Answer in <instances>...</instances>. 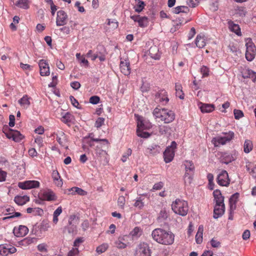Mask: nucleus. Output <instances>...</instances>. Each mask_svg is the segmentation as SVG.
Masks as SVG:
<instances>
[{
	"label": "nucleus",
	"instance_id": "e433bc0d",
	"mask_svg": "<svg viewBox=\"0 0 256 256\" xmlns=\"http://www.w3.org/2000/svg\"><path fill=\"white\" fill-rule=\"evenodd\" d=\"M247 170L249 172L250 174L254 178L256 177V167L254 164L250 162L247 163L246 165Z\"/></svg>",
	"mask_w": 256,
	"mask_h": 256
},
{
	"label": "nucleus",
	"instance_id": "3c124183",
	"mask_svg": "<svg viewBox=\"0 0 256 256\" xmlns=\"http://www.w3.org/2000/svg\"><path fill=\"white\" fill-rule=\"evenodd\" d=\"M239 196V194L236 192L233 194L229 199V202L230 206V207L232 206L233 204H235L236 202L238 199Z\"/></svg>",
	"mask_w": 256,
	"mask_h": 256
},
{
	"label": "nucleus",
	"instance_id": "052dcab7",
	"mask_svg": "<svg viewBox=\"0 0 256 256\" xmlns=\"http://www.w3.org/2000/svg\"><path fill=\"white\" fill-rule=\"evenodd\" d=\"M100 100V98L96 96H92L90 98V102L94 104H98Z\"/></svg>",
	"mask_w": 256,
	"mask_h": 256
},
{
	"label": "nucleus",
	"instance_id": "a878e982",
	"mask_svg": "<svg viewBox=\"0 0 256 256\" xmlns=\"http://www.w3.org/2000/svg\"><path fill=\"white\" fill-rule=\"evenodd\" d=\"M213 195L216 204H224V197L222 196V193L220 190H214L213 192Z\"/></svg>",
	"mask_w": 256,
	"mask_h": 256
},
{
	"label": "nucleus",
	"instance_id": "37998d69",
	"mask_svg": "<svg viewBox=\"0 0 256 256\" xmlns=\"http://www.w3.org/2000/svg\"><path fill=\"white\" fill-rule=\"evenodd\" d=\"M72 114L68 112H66L64 116H62L61 120L64 123L70 126L72 121Z\"/></svg>",
	"mask_w": 256,
	"mask_h": 256
},
{
	"label": "nucleus",
	"instance_id": "603ef678",
	"mask_svg": "<svg viewBox=\"0 0 256 256\" xmlns=\"http://www.w3.org/2000/svg\"><path fill=\"white\" fill-rule=\"evenodd\" d=\"M222 134H224V136L226 138V140L228 142H230L234 137V132L232 131H229L228 132H222Z\"/></svg>",
	"mask_w": 256,
	"mask_h": 256
},
{
	"label": "nucleus",
	"instance_id": "c9c22d12",
	"mask_svg": "<svg viewBox=\"0 0 256 256\" xmlns=\"http://www.w3.org/2000/svg\"><path fill=\"white\" fill-rule=\"evenodd\" d=\"M189 11V9L186 6H178L172 9V12L175 14H178L180 12L187 14Z\"/></svg>",
	"mask_w": 256,
	"mask_h": 256
},
{
	"label": "nucleus",
	"instance_id": "bf43d9fd",
	"mask_svg": "<svg viewBox=\"0 0 256 256\" xmlns=\"http://www.w3.org/2000/svg\"><path fill=\"white\" fill-rule=\"evenodd\" d=\"M188 4L191 8H195L200 3V0H188Z\"/></svg>",
	"mask_w": 256,
	"mask_h": 256
},
{
	"label": "nucleus",
	"instance_id": "2eb2a0df",
	"mask_svg": "<svg viewBox=\"0 0 256 256\" xmlns=\"http://www.w3.org/2000/svg\"><path fill=\"white\" fill-rule=\"evenodd\" d=\"M40 198L43 200L54 201L56 200V196L52 190H48L42 192Z\"/></svg>",
	"mask_w": 256,
	"mask_h": 256
},
{
	"label": "nucleus",
	"instance_id": "f3484780",
	"mask_svg": "<svg viewBox=\"0 0 256 256\" xmlns=\"http://www.w3.org/2000/svg\"><path fill=\"white\" fill-rule=\"evenodd\" d=\"M224 204H216L214 210V218L216 219L222 216L224 214Z\"/></svg>",
	"mask_w": 256,
	"mask_h": 256
},
{
	"label": "nucleus",
	"instance_id": "ddd939ff",
	"mask_svg": "<svg viewBox=\"0 0 256 256\" xmlns=\"http://www.w3.org/2000/svg\"><path fill=\"white\" fill-rule=\"evenodd\" d=\"M76 218H78L75 214L70 215V216L68 224L64 228V230H67L69 234H72L76 230V226L73 224V222Z\"/></svg>",
	"mask_w": 256,
	"mask_h": 256
},
{
	"label": "nucleus",
	"instance_id": "8fccbe9b",
	"mask_svg": "<svg viewBox=\"0 0 256 256\" xmlns=\"http://www.w3.org/2000/svg\"><path fill=\"white\" fill-rule=\"evenodd\" d=\"M184 166H185V170H188L189 171H194V166L192 161L185 160L184 162Z\"/></svg>",
	"mask_w": 256,
	"mask_h": 256
},
{
	"label": "nucleus",
	"instance_id": "c756f323",
	"mask_svg": "<svg viewBox=\"0 0 256 256\" xmlns=\"http://www.w3.org/2000/svg\"><path fill=\"white\" fill-rule=\"evenodd\" d=\"M30 98L28 97V95L26 94L22 96L20 100H18V103L24 108H28L30 106Z\"/></svg>",
	"mask_w": 256,
	"mask_h": 256
},
{
	"label": "nucleus",
	"instance_id": "f03ea898",
	"mask_svg": "<svg viewBox=\"0 0 256 256\" xmlns=\"http://www.w3.org/2000/svg\"><path fill=\"white\" fill-rule=\"evenodd\" d=\"M153 114L156 118H160L162 121L166 124L172 122L175 118V114L172 111L165 108H156L154 110Z\"/></svg>",
	"mask_w": 256,
	"mask_h": 256
},
{
	"label": "nucleus",
	"instance_id": "b1692460",
	"mask_svg": "<svg viewBox=\"0 0 256 256\" xmlns=\"http://www.w3.org/2000/svg\"><path fill=\"white\" fill-rule=\"evenodd\" d=\"M228 28L230 31L234 32L238 36L241 35L240 28L238 24H234L232 20H228Z\"/></svg>",
	"mask_w": 256,
	"mask_h": 256
},
{
	"label": "nucleus",
	"instance_id": "f8f14e48",
	"mask_svg": "<svg viewBox=\"0 0 256 256\" xmlns=\"http://www.w3.org/2000/svg\"><path fill=\"white\" fill-rule=\"evenodd\" d=\"M40 74L42 76H48L50 75V68L48 64L44 60H40L38 62Z\"/></svg>",
	"mask_w": 256,
	"mask_h": 256
},
{
	"label": "nucleus",
	"instance_id": "5fc2aeb1",
	"mask_svg": "<svg viewBox=\"0 0 256 256\" xmlns=\"http://www.w3.org/2000/svg\"><path fill=\"white\" fill-rule=\"evenodd\" d=\"M234 118L236 120H239L240 118H242L244 116L243 112L240 110L234 109Z\"/></svg>",
	"mask_w": 256,
	"mask_h": 256
},
{
	"label": "nucleus",
	"instance_id": "393cba45",
	"mask_svg": "<svg viewBox=\"0 0 256 256\" xmlns=\"http://www.w3.org/2000/svg\"><path fill=\"white\" fill-rule=\"evenodd\" d=\"M242 76L244 78H250L254 82L256 81V72L250 69L244 70L242 72Z\"/></svg>",
	"mask_w": 256,
	"mask_h": 256
},
{
	"label": "nucleus",
	"instance_id": "2f4dec72",
	"mask_svg": "<svg viewBox=\"0 0 256 256\" xmlns=\"http://www.w3.org/2000/svg\"><path fill=\"white\" fill-rule=\"evenodd\" d=\"M212 141L216 146H218L220 144L224 145L228 142L227 140H226V138L224 136H218L214 138Z\"/></svg>",
	"mask_w": 256,
	"mask_h": 256
},
{
	"label": "nucleus",
	"instance_id": "7c9ffc66",
	"mask_svg": "<svg viewBox=\"0 0 256 256\" xmlns=\"http://www.w3.org/2000/svg\"><path fill=\"white\" fill-rule=\"evenodd\" d=\"M30 200L29 197L27 196H17L14 198V202L18 205L22 206L25 204Z\"/></svg>",
	"mask_w": 256,
	"mask_h": 256
},
{
	"label": "nucleus",
	"instance_id": "aec40b11",
	"mask_svg": "<svg viewBox=\"0 0 256 256\" xmlns=\"http://www.w3.org/2000/svg\"><path fill=\"white\" fill-rule=\"evenodd\" d=\"M174 156V151L170 148H167L164 152V160L166 163L172 161Z\"/></svg>",
	"mask_w": 256,
	"mask_h": 256
},
{
	"label": "nucleus",
	"instance_id": "5701e85b",
	"mask_svg": "<svg viewBox=\"0 0 256 256\" xmlns=\"http://www.w3.org/2000/svg\"><path fill=\"white\" fill-rule=\"evenodd\" d=\"M148 52L150 56L154 60H159L160 58L158 48L156 46H151L149 49Z\"/></svg>",
	"mask_w": 256,
	"mask_h": 256
},
{
	"label": "nucleus",
	"instance_id": "49530a36",
	"mask_svg": "<svg viewBox=\"0 0 256 256\" xmlns=\"http://www.w3.org/2000/svg\"><path fill=\"white\" fill-rule=\"evenodd\" d=\"M138 22L140 27H146L148 23V18L146 16H140Z\"/></svg>",
	"mask_w": 256,
	"mask_h": 256
},
{
	"label": "nucleus",
	"instance_id": "7ed1b4c3",
	"mask_svg": "<svg viewBox=\"0 0 256 256\" xmlns=\"http://www.w3.org/2000/svg\"><path fill=\"white\" fill-rule=\"evenodd\" d=\"M173 212L182 216H186L188 211V202L184 200L176 198L171 205Z\"/></svg>",
	"mask_w": 256,
	"mask_h": 256
},
{
	"label": "nucleus",
	"instance_id": "20e7f679",
	"mask_svg": "<svg viewBox=\"0 0 256 256\" xmlns=\"http://www.w3.org/2000/svg\"><path fill=\"white\" fill-rule=\"evenodd\" d=\"M246 58L250 62L252 61L256 54V48L251 38H248L246 41Z\"/></svg>",
	"mask_w": 256,
	"mask_h": 256
},
{
	"label": "nucleus",
	"instance_id": "39448f33",
	"mask_svg": "<svg viewBox=\"0 0 256 256\" xmlns=\"http://www.w3.org/2000/svg\"><path fill=\"white\" fill-rule=\"evenodd\" d=\"M151 254L152 251L148 244L142 242L136 248L134 256H152Z\"/></svg>",
	"mask_w": 256,
	"mask_h": 256
},
{
	"label": "nucleus",
	"instance_id": "f704fd0d",
	"mask_svg": "<svg viewBox=\"0 0 256 256\" xmlns=\"http://www.w3.org/2000/svg\"><path fill=\"white\" fill-rule=\"evenodd\" d=\"M203 231V226L200 225L198 226V230L196 236V241L198 244H200L202 242Z\"/></svg>",
	"mask_w": 256,
	"mask_h": 256
},
{
	"label": "nucleus",
	"instance_id": "58836bf2",
	"mask_svg": "<svg viewBox=\"0 0 256 256\" xmlns=\"http://www.w3.org/2000/svg\"><path fill=\"white\" fill-rule=\"evenodd\" d=\"M252 148L253 145L252 142L248 140H246L244 146V152L246 154L249 153L252 150Z\"/></svg>",
	"mask_w": 256,
	"mask_h": 256
},
{
	"label": "nucleus",
	"instance_id": "69168bd1",
	"mask_svg": "<svg viewBox=\"0 0 256 256\" xmlns=\"http://www.w3.org/2000/svg\"><path fill=\"white\" fill-rule=\"evenodd\" d=\"M108 25H110L112 24V28H118V22L115 20H111L110 19H108Z\"/></svg>",
	"mask_w": 256,
	"mask_h": 256
},
{
	"label": "nucleus",
	"instance_id": "9d476101",
	"mask_svg": "<svg viewBox=\"0 0 256 256\" xmlns=\"http://www.w3.org/2000/svg\"><path fill=\"white\" fill-rule=\"evenodd\" d=\"M68 15L62 10H58L57 12L56 24L58 26L65 25L68 21Z\"/></svg>",
	"mask_w": 256,
	"mask_h": 256
},
{
	"label": "nucleus",
	"instance_id": "a19ab883",
	"mask_svg": "<svg viewBox=\"0 0 256 256\" xmlns=\"http://www.w3.org/2000/svg\"><path fill=\"white\" fill-rule=\"evenodd\" d=\"M62 208L61 206H59L58 208L54 212L53 214V222L54 224H57L58 218V216L62 214Z\"/></svg>",
	"mask_w": 256,
	"mask_h": 256
},
{
	"label": "nucleus",
	"instance_id": "13d9d810",
	"mask_svg": "<svg viewBox=\"0 0 256 256\" xmlns=\"http://www.w3.org/2000/svg\"><path fill=\"white\" fill-rule=\"evenodd\" d=\"M141 229L138 227H135L130 232V234L132 236H137L140 235Z\"/></svg>",
	"mask_w": 256,
	"mask_h": 256
},
{
	"label": "nucleus",
	"instance_id": "680f3d73",
	"mask_svg": "<svg viewBox=\"0 0 256 256\" xmlns=\"http://www.w3.org/2000/svg\"><path fill=\"white\" fill-rule=\"evenodd\" d=\"M144 204L143 202H142V200L140 198H138L135 203L134 204V206L135 207L138 208H142L144 206Z\"/></svg>",
	"mask_w": 256,
	"mask_h": 256
},
{
	"label": "nucleus",
	"instance_id": "09e8293b",
	"mask_svg": "<svg viewBox=\"0 0 256 256\" xmlns=\"http://www.w3.org/2000/svg\"><path fill=\"white\" fill-rule=\"evenodd\" d=\"M123 238H119L118 240L114 242V246L118 248H124L126 244L123 242Z\"/></svg>",
	"mask_w": 256,
	"mask_h": 256
},
{
	"label": "nucleus",
	"instance_id": "4d7b16f0",
	"mask_svg": "<svg viewBox=\"0 0 256 256\" xmlns=\"http://www.w3.org/2000/svg\"><path fill=\"white\" fill-rule=\"evenodd\" d=\"M126 202V199L124 196H120L118 200V204L120 207L124 208Z\"/></svg>",
	"mask_w": 256,
	"mask_h": 256
},
{
	"label": "nucleus",
	"instance_id": "4be33fe9",
	"mask_svg": "<svg viewBox=\"0 0 256 256\" xmlns=\"http://www.w3.org/2000/svg\"><path fill=\"white\" fill-rule=\"evenodd\" d=\"M161 150L160 146L156 144H152L147 148V152L152 156H156L160 154Z\"/></svg>",
	"mask_w": 256,
	"mask_h": 256
},
{
	"label": "nucleus",
	"instance_id": "79ce46f5",
	"mask_svg": "<svg viewBox=\"0 0 256 256\" xmlns=\"http://www.w3.org/2000/svg\"><path fill=\"white\" fill-rule=\"evenodd\" d=\"M74 190V192H71V194L72 195L78 194L80 196H85L87 194V192L86 191L78 187H73L70 188V190Z\"/></svg>",
	"mask_w": 256,
	"mask_h": 256
},
{
	"label": "nucleus",
	"instance_id": "6e6552de",
	"mask_svg": "<svg viewBox=\"0 0 256 256\" xmlns=\"http://www.w3.org/2000/svg\"><path fill=\"white\" fill-rule=\"evenodd\" d=\"M218 184L224 186H228L230 182L228 173L225 170H223L219 174L216 178Z\"/></svg>",
	"mask_w": 256,
	"mask_h": 256
},
{
	"label": "nucleus",
	"instance_id": "cd10ccee",
	"mask_svg": "<svg viewBox=\"0 0 256 256\" xmlns=\"http://www.w3.org/2000/svg\"><path fill=\"white\" fill-rule=\"evenodd\" d=\"M158 132L160 134L168 137L170 134L171 128L168 126L160 125L158 126Z\"/></svg>",
	"mask_w": 256,
	"mask_h": 256
},
{
	"label": "nucleus",
	"instance_id": "4c0bfd02",
	"mask_svg": "<svg viewBox=\"0 0 256 256\" xmlns=\"http://www.w3.org/2000/svg\"><path fill=\"white\" fill-rule=\"evenodd\" d=\"M88 138H90V140H92V141H94L96 142H104L106 143V144H108V141L106 138H103V139H100L98 138H95L94 137V134L93 133H90L89 134L88 136V137H85V139H87Z\"/></svg>",
	"mask_w": 256,
	"mask_h": 256
},
{
	"label": "nucleus",
	"instance_id": "a18cd8bd",
	"mask_svg": "<svg viewBox=\"0 0 256 256\" xmlns=\"http://www.w3.org/2000/svg\"><path fill=\"white\" fill-rule=\"evenodd\" d=\"M109 247V245L107 243H104L96 248V252L100 254L105 252Z\"/></svg>",
	"mask_w": 256,
	"mask_h": 256
},
{
	"label": "nucleus",
	"instance_id": "a211bd4d",
	"mask_svg": "<svg viewBox=\"0 0 256 256\" xmlns=\"http://www.w3.org/2000/svg\"><path fill=\"white\" fill-rule=\"evenodd\" d=\"M120 68L121 72L125 76H128L130 74V64L128 60H125L124 61H120Z\"/></svg>",
	"mask_w": 256,
	"mask_h": 256
},
{
	"label": "nucleus",
	"instance_id": "f257e3e1",
	"mask_svg": "<svg viewBox=\"0 0 256 256\" xmlns=\"http://www.w3.org/2000/svg\"><path fill=\"white\" fill-rule=\"evenodd\" d=\"M154 240L164 245H171L174 240V235L170 231L162 228H156L152 232Z\"/></svg>",
	"mask_w": 256,
	"mask_h": 256
},
{
	"label": "nucleus",
	"instance_id": "774afa93",
	"mask_svg": "<svg viewBox=\"0 0 256 256\" xmlns=\"http://www.w3.org/2000/svg\"><path fill=\"white\" fill-rule=\"evenodd\" d=\"M78 253V248H72V250H70L67 256H76Z\"/></svg>",
	"mask_w": 256,
	"mask_h": 256
},
{
	"label": "nucleus",
	"instance_id": "412c9836",
	"mask_svg": "<svg viewBox=\"0 0 256 256\" xmlns=\"http://www.w3.org/2000/svg\"><path fill=\"white\" fill-rule=\"evenodd\" d=\"M235 160V158L232 154L222 152L221 154L220 157V161L224 164H228Z\"/></svg>",
	"mask_w": 256,
	"mask_h": 256
},
{
	"label": "nucleus",
	"instance_id": "338daca9",
	"mask_svg": "<svg viewBox=\"0 0 256 256\" xmlns=\"http://www.w3.org/2000/svg\"><path fill=\"white\" fill-rule=\"evenodd\" d=\"M46 247H47V246L46 244H40L38 246V249L40 252H47Z\"/></svg>",
	"mask_w": 256,
	"mask_h": 256
},
{
	"label": "nucleus",
	"instance_id": "ea45409f",
	"mask_svg": "<svg viewBox=\"0 0 256 256\" xmlns=\"http://www.w3.org/2000/svg\"><path fill=\"white\" fill-rule=\"evenodd\" d=\"M168 212L165 208L162 209L158 215V220L159 222H162L164 220H166L168 218Z\"/></svg>",
	"mask_w": 256,
	"mask_h": 256
},
{
	"label": "nucleus",
	"instance_id": "de8ad7c7",
	"mask_svg": "<svg viewBox=\"0 0 256 256\" xmlns=\"http://www.w3.org/2000/svg\"><path fill=\"white\" fill-rule=\"evenodd\" d=\"M16 5L20 8L27 9L28 8V0H18L16 3Z\"/></svg>",
	"mask_w": 256,
	"mask_h": 256
},
{
	"label": "nucleus",
	"instance_id": "bb28decb",
	"mask_svg": "<svg viewBox=\"0 0 256 256\" xmlns=\"http://www.w3.org/2000/svg\"><path fill=\"white\" fill-rule=\"evenodd\" d=\"M97 144L94 148V150L96 154L101 156L104 154H106V151L103 150L102 148L104 147L105 146H108V144H106V143L102 142H96Z\"/></svg>",
	"mask_w": 256,
	"mask_h": 256
},
{
	"label": "nucleus",
	"instance_id": "c03bdc74",
	"mask_svg": "<svg viewBox=\"0 0 256 256\" xmlns=\"http://www.w3.org/2000/svg\"><path fill=\"white\" fill-rule=\"evenodd\" d=\"M136 2L137 4L134 8L136 12H140L144 8L145 4L144 2L140 0H136Z\"/></svg>",
	"mask_w": 256,
	"mask_h": 256
},
{
	"label": "nucleus",
	"instance_id": "4468645a",
	"mask_svg": "<svg viewBox=\"0 0 256 256\" xmlns=\"http://www.w3.org/2000/svg\"><path fill=\"white\" fill-rule=\"evenodd\" d=\"M56 140L58 144L66 149H68V139L66 134L62 131L58 132L56 134Z\"/></svg>",
	"mask_w": 256,
	"mask_h": 256
},
{
	"label": "nucleus",
	"instance_id": "423d86ee",
	"mask_svg": "<svg viewBox=\"0 0 256 256\" xmlns=\"http://www.w3.org/2000/svg\"><path fill=\"white\" fill-rule=\"evenodd\" d=\"M137 120V130L136 134L139 137L143 138H148L150 136V134L142 130L144 128V126L143 122V118L139 116H136Z\"/></svg>",
	"mask_w": 256,
	"mask_h": 256
},
{
	"label": "nucleus",
	"instance_id": "6e6d98bb",
	"mask_svg": "<svg viewBox=\"0 0 256 256\" xmlns=\"http://www.w3.org/2000/svg\"><path fill=\"white\" fill-rule=\"evenodd\" d=\"M132 150L130 148H128L126 152L123 154L121 160L122 162H124L127 160L128 157L132 154Z\"/></svg>",
	"mask_w": 256,
	"mask_h": 256
},
{
	"label": "nucleus",
	"instance_id": "e2e57ef3",
	"mask_svg": "<svg viewBox=\"0 0 256 256\" xmlns=\"http://www.w3.org/2000/svg\"><path fill=\"white\" fill-rule=\"evenodd\" d=\"M104 119L102 118H98L95 122V126L98 128L104 124Z\"/></svg>",
	"mask_w": 256,
	"mask_h": 256
},
{
	"label": "nucleus",
	"instance_id": "6ab92c4d",
	"mask_svg": "<svg viewBox=\"0 0 256 256\" xmlns=\"http://www.w3.org/2000/svg\"><path fill=\"white\" fill-rule=\"evenodd\" d=\"M155 100L157 102H163L164 101L166 102H168L169 100L167 96L166 90H160L156 94Z\"/></svg>",
	"mask_w": 256,
	"mask_h": 256
},
{
	"label": "nucleus",
	"instance_id": "864d4df0",
	"mask_svg": "<svg viewBox=\"0 0 256 256\" xmlns=\"http://www.w3.org/2000/svg\"><path fill=\"white\" fill-rule=\"evenodd\" d=\"M209 68L206 66H202L200 68V72L202 74V78L206 77L209 75Z\"/></svg>",
	"mask_w": 256,
	"mask_h": 256
},
{
	"label": "nucleus",
	"instance_id": "c85d7f7f",
	"mask_svg": "<svg viewBox=\"0 0 256 256\" xmlns=\"http://www.w3.org/2000/svg\"><path fill=\"white\" fill-rule=\"evenodd\" d=\"M206 38L204 34H198L196 40V44L199 48H204L206 44Z\"/></svg>",
	"mask_w": 256,
	"mask_h": 256
},
{
	"label": "nucleus",
	"instance_id": "1a4fd4ad",
	"mask_svg": "<svg viewBox=\"0 0 256 256\" xmlns=\"http://www.w3.org/2000/svg\"><path fill=\"white\" fill-rule=\"evenodd\" d=\"M18 186L22 190L30 189L39 187L40 182L36 180H27L19 182Z\"/></svg>",
	"mask_w": 256,
	"mask_h": 256
},
{
	"label": "nucleus",
	"instance_id": "0eeeda50",
	"mask_svg": "<svg viewBox=\"0 0 256 256\" xmlns=\"http://www.w3.org/2000/svg\"><path fill=\"white\" fill-rule=\"evenodd\" d=\"M16 248L10 244H0V256H8L16 252Z\"/></svg>",
	"mask_w": 256,
	"mask_h": 256
},
{
	"label": "nucleus",
	"instance_id": "473e14b6",
	"mask_svg": "<svg viewBox=\"0 0 256 256\" xmlns=\"http://www.w3.org/2000/svg\"><path fill=\"white\" fill-rule=\"evenodd\" d=\"M185 174L184 176V180L185 184H190L192 182V177L194 174V171H189L188 170H185Z\"/></svg>",
	"mask_w": 256,
	"mask_h": 256
},
{
	"label": "nucleus",
	"instance_id": "9b49d317",
	"mask_svg": "<svg viewBox=\"0 0 256 256\" xmlns=\"http://www.w3.org/2000/svg\"><path fill=\"white\" fill-rule=\"evenodd\" d=\"M6 136L9 138H12L16 142H19L24 138V136L18 130L10 129V131L6 133Z\"/></svg>",
	"mask_w": 256,
	"mask_h": 256
},
{
	"label": "nucleus",
	"instance_id": "0e129e2a",
	"mask_svg": "<svg viewBox=\"0 0 256 256\" xmlns=\"http://www.w3.org/2000/svg\"><path fill=\"white\" fill-rule=\"evenodd\" d=\"M237 14L240 16L244 17L246 14V10L244 8H239L238 10Z\"/></svg>",
	"mask_w": 256,
	"mask_h": 256
},
{
	"label": "nucleus",
	"instance_id": "dca6fc26",
	"mask_svg": "<svg viewBox=\"0 0 256 256\" xmlns=\"http://www.w3.org/2000/svg\"><path fill=\"white\" fill-rule=\"evenodd\" d=\"M28 232V228L24 226H20L18 228H14L13 232L16 237H23L26 236Z\"/></svg>",
	"mask_w": 256,
	"mask_h": 256
},
{
	"label": "nucleus",
	"instance_id": "72a5a7b5",
	"mask_svg": "<svg viewBox=\"0 0 256 256\" xmlns=\"http://www.w3.org/2000/svg\"><path fill=\"white\" fill-rule=\"evenodd\" d=\"M214 105L212 104H202L200 108L202 112H210L214 110Z\"/></svg>",
	"mask_w": 256,
	"mask_h": 256
}]
</instances>
